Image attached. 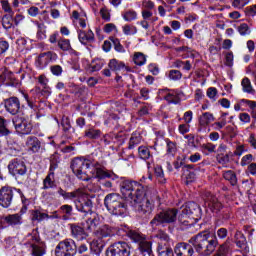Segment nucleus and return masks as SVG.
<instances>
[{"label":"nucleus","mask_w":256,"mask_h":256,"mask_svg":"<svg viewBox=\"0 0 256 256\" xmlns=\"http://www.w3.org/2000/svg\"><path fill=\"white\" fill-rule=\"evenodd\" d=\"M58 47L61 49V51H71V40L60 38L58 40Z\"/></svg>","instance_id":"nucleus-38"},{"label":"nucleus","mask_w":256,"mask_h":256,"mask_svg":"<svg viewBox=\"0 0 256 256\" xmlns=\"http://www.w3.org/2000/svg\"><path fill=\"white\" fill-rule=\"evenodd\" d=\"M52 61H57V53L49 51L38 56L36 65L39 69H45Z\"/></svg>","instance_id":"nucleus-14"},{"label":"nucleus","mask_w":256,"mask_h":256,"mask_svg":"<svg viewBox=\"0 0 256 256\" xmlns=\"http://www.w3.org/2000/svg\"><path fill=\"white\" fill-rule=\"evenodd\" d=\"M123 19L128 22L135 21L137 19V13L135 10H128L123 14Z\"/></svg>","instance_id":"nucleus-47"},{"label":"nucleus","mask_w":256,"mask_h":256,"mask_svg":"<svg viewBox=\"0 0 256 256\" xmlns=\"http://www.w3.org/2000/svg\"><path fill=\"white\" fill-rule=\"evenodd\" d=\"M107 256H130L131 246L127 242H116L107 250Z\"/></svg>","instance_id":"nucleus-11"},{"label":"nucleus","mask_w":256,"mask_h":256,"mask_svg":"<svg viewBox=\"0 0 256 256\" xmlns=\"http://www.w3.org/2000/svg\"><path fill=\"white\" fill-rule=\"evenodd\" d=\"M77 253V245L72 239H67L60 242L56 246L55 255L56 256H75Z\"/></svg>","instance_id":"nucleus-9"},{"label":"nucleus","mask_w":256,"mask_h":256,"mask_svg":"<svg viewBox=\"0 0 256 256\" xmlns=\"http://www.w3.org/2000/svg\"><path fill=\"white\" fill-rule=\"evenodd\" d=\"M103 247H105V242H103L101 238L94 239L90 243V249L92 253H94L95 255H101V251H103Z\"/></svg>","instance_id":"nucleus-25"},{"label":"nucleus","mask_w":256,"mask_h":256,"mask_svg":"<svg viewBox=\"0 0 256 256\" xmlns=\"http://www.w3.org/2000/svg\"><path fill=\"white\" fill-rule=\"evenodd\" d=\"M27 13L30 15V17H37L39 14V9L36 6H32L27 10Z\"/></svg>","instance_id":"nucleus-64"},{"label":"nucleus","mask_w":256,"mask_h":256,"mask_svg":"<svg viewBox=\"0 0 256 256\" xmlns=\"http://www.w3.org/2000/svg\"><path fill=\"white\" fill-rule=\"evenodd\" d=\"M251 161H253V156L251 154H247L242 157L240 165L242 167H247V165H249Z\"/></svg>","instance_id":"nucleus-57"},{"label":"nucleus","mask_w":256,"mask_h":256,"mask_svg":"<svg viewBox=\"0 0 256 256\" xmlns=\"http://www.w3.org/2000/svg\"><path fill=\"white\" fill-rule=\"evenodd\" d=\"M64 199H76L74 201L77 211L81 213H91L93 209V202L85 194L79 192H66Z\"/></svg>","instance_id":"nucleus-6"},{"label":"nucleus","mask_w":256,"mask_h":256,"mask_svg":"<svg viewBox=\"0 0 256 256\" xmlns=\"http://www.w3.org/2000/svg\"><path fill=\"white\" fill-rule=\"evenodd\" d=\"M142 7L145 10L149 11V9H154L155 8V3H153V1H151V0H143Z\"/></svg>","instance_id":"nucleus-59"},{"label":"nucleus","mask_w":256,"mask_h":256,"mask_svg":"<svg viewBox=\"0 0 256 256\" xmlns=\"http://www.w3.org/2000/svg\"><path fill=\"white\" fill-rule=\"evenodd\" d=\"M32 249L33 256H43L45 254V247L43 243L39 242V235L34 232V236H32V243L30 244Z\"/></svg>","instance_id":"nucleus-19"},{"label":"nucleus","mask_w":256,"mask_h":256,"mask_svg":"<svg viewBox=\"0 0 256 256\" xmlns=\"http://www.w3.org/2000/svg\"><path fill=\"white\" fill-rule=\"evenodd\" d=\"M177 213H179V211L175 208L159 212L151 221V225H158L161 223H175V221H177Z\"/></svg>","instance_id":"nucleus-10"},{"label":"nucleus","mask_w":256,"mask_h":256,"mask_svg":"<svg viewBox=\"0 0 256 256\" xmlns=\"http://www.w3.org/2000/svg\"><path fill=\"white\" fill-rule=\"evenodd\" d=\"M0 135H2V137H7V135H11V130L7 128V120H5L3 116H0Z\"/></svg>","instance_id":"nucleus-36"},{"label":"nucleus","mask_w":256,"mask_h":256,"mask_svg":"<svg viewBox=\"0 0 256 256\" xmlns=\"http://www.w3.org/2000/svg\"><path fill=\"white\" fill-rule=\"evenodd\" d=\"M12 123L19 135H31L33 122L29 118L17 116L13 118Z\"/></svg>","instance_id":"nucleus-8"},{"label":"nucleus","mask_w":256,"mask_h":256,"mask_svg":"<svg viewBox=\"0 0 256 256\" xmlns=\"http://www.w3.org/2000/svg\"><path fill=\"white\" fill-rule=\"evenodd\" d=\"M94 231L93 234L97 239H105V237H113V235H119L117 228L109 225H93L91 226Z\"/></svg>","instance_id":"nucleus-12"},{"label":"nucleus","mask_w":256,"mask_h":256,"mask_svg":"<svg viewBox=\"0 0 256 256\" xmlns=\"http://www.w3.org/2000/svg\"><path fill=\"white\" fill-rule=\"evenodd\" d=\"M238 32L242 36L251 35V29L249 28V25H247L246 23H242L238 26Z\"/></svg>","instance_id":"nucleus-49"},{"label":"nucleus","mask_w":256,"mask_h":256,"mask_svg":"<svg viewBox=\"0 0 256 256\" xmlns=\"http://www.w3.org/2000/svg\"><path fill=\"white\" fill-rule=\"evenodd\" d=\"M158 256H173V249L169 247L158 246Z\"/></svg>","instance_id":"nucleus-46"},{"label":"nucleus","mask_w":256,"mask_h":256,"mask_svg":"<svg viewBox=\"0 0 256 256\" xmlns=\"http://www.w3.org/2000/svg\"><path fill=\"white\" fill-rule=\"evenodd\" d=\"M231 157H233V153L232 152H229L227 154H218L216 156V160L223 167H227V165H229V163L231 162Z\"/></svg>","instance_id":"nucleus-30"},{"label":"nucleus","mask_w":256,"mask_h":256,"mask_svg":"<svg viewBox=\"0 0 256 256\" xmlns=\"http://www.w3.org/2000/svg\"><path fill=\"white\" fill-rule=\"evenodd\" d=\"M133 61L135 65L141 67L147 63V56H145V54L142 52H135L133 55Z\"/></svg>","instance_id":"nucleus-33"},{"label":"nucleus","mask_w":256,"mask_h":256,"mask_svg":"<svg viewBox=\"0 0 256 256\" xmlns=\"http://www.w3.org/2000/svg\"><path fill=\"white\" fill-rule=\"evenodd\" d=\"M138 155L140 159L147 161L151 157V151L147 148V146H140L138 148Z\"/></svg>","instance_id":"nucleus-40"},{"label":"nucleus","mask_w":256,"mask_h":256,"mask_svg":"<svg viewBox=\"0 0 256 256\" xmlns=\"http://www.w3.org/2000/svg\"><path fill=\"white\" fill-rule=\"evenodd\" d=\"M93 231L91 226L72 225L71 233L72 237L77 241H83L89 237V234Z\"/></svg>","instance_id":"nucleus-13"},{"label":"nucleus","mask_w":256,"mask_h":256,"mask_svg":"<svg viewBox=\"0 0 256 256\" xmlns=\"http://www.w3.org/2000/svg\"><path fill=\"white\" fill-rule=\"evenodd\" d=\"M78 39L82 45H87V43H92V41H95V34L92 30L80 31L78 34Z\"/></svg>","instance_id":"nucleus-24"},{"label":"nucleus","mask_w":256,"mask_h":256,"mask_svg":"<svg viewBox=\"0 0 256 256\" xmlns=\"http://www.w3.org/2000/svg\"><path fill=\"white\" fill-rule=\"evenodd\" d=\"M58 218H59V214H57V211H55L51 215L47 213H42L39 210H34L31 212V219L33 221H45V219H58Z\"/></svg>","instance_id":"nucleus-23"},{"label":"nucleus","mask_w":256,"mask_h":256,"mask_svg":"<svg viewBox=\"0 0 256 256\" xmlns=\"http://www.w3.org/2000/svg\"><path fill=\"white\" fill-rule=\"evenodd\" d=\"M85 136L88 137V139H99L101 137V130L97 129H88L85 132Z\"/></svg>","instance_id":"nucleus-41"},{"label":"nucleus","mask_w":256,"mask_h":256,"mask_svg":"<svg viewBox=\"0 0 256 256\" xmlns=\"http://www.w3.org/2000/svg\"><path fill=\"white\" fill-rule=\"evenodd\" d=\"M55 169H57V164H51L50 172L43 180L42 189H53V187H55Z\"/></svg>","instance_id":"nucleus-21"},{"label":"nucleus","mask_w":256,"mask_h":256,"mask_svg":"<svg viewBox=\"0 0 256 256\" xmlns=\"http://www.w3.org/2000/svg\"><path fill=\"white\" fill-rule=\"evenodd\" d=\"M125 233L133 243H138L141 256H151V242L147 241L145 235L141 234L138 230L126 229Z\"/></svg>","instance_id":"nucleus-5"},{"label":"nucleus","mask_w":256,"mask_h":256,"mask_svg":"<svg viewBox=\"0 0 256 256\" xmlns=\"http://www.w3.org/2000/svg\"><path fill=\"white\" fill-rule=\"evenodd\" d=\"M182 119L184 123L190 125V123L193 121V111L191 110L186 111Z\"/></svg>","instance_id":"nucleus-56"},{"label":"nucleus","mask_w":256,"mask_h":256,"mask_svg":"<svg viewBox=\"0 0 256 256\" xmlns=\"http://www.w3.org/2000/svg\"><path fill=\"white\" fill-rule=\"evenodd\" d=\"M147 189L149 187L143 186V184L137 181L125 180L121 183L120 191L127 201L134 203L139 213H151L153 206L149 200H145L147 197Z\"/></svg>","instance_id":"nucleus-1"},{"label":"nucleus","mask_w":256,"mask_h":256,"mask_svg":"<svg viewBox=\"0 0 256 256\" xmlns=\"http://www.w3.org/2000/svg\"><path fill=\"white\" fill-rule=\"evenodd\" d=\"M8 169L12 175H25V173H27L25 163L17 159H14L10 162V164L8 165Z\"/></svg>","instance_id":"nucleus-18"},{"label":"nucleus","mask_w":256,"mask_h":256,"mask_svg":"<svg viewBox=\"0 0 256 256\" xmlns=\"http://www.w3.org/2000/svg\"><path fill=\"white\" fill-rule=\"evenodd\" d=\"M4 107L10 115H17L21 109V101L19 98L12 96L4 100Z\"/></svg>","instance_id":"nucleus-16"},{"label":"nucleus","mask_w":256,"mask_h":256,"mask_svg":"<svg viewBox=\"0 0 256 256\" xmlns=\"http://www.w3.org/2000/svg\"><path fill=\"white\" fill-rule=\"evenodd\" d=\"M71 169L81 181H91V179H109L111 173L105 169L99 162L91 163V160L85 158H75L72 160Z\"/></svg>","instance_id":"nucleus-2"},{"label":"nucleus","mask_w":256,"mask_h":256,"mask_svg":"<svg viewBox=\"0 0 256 256\" xmlns=\"http://www.w3.org/2000/svg\"><path fill=\"white\" fill-rule=\"evenodd\" d=\"M115 29H117V26H115V24L108 23L104 26L103 31H104V33H113V31H115Z\"/></svg>","instance_id":"nucleus-62"},{"label":"nucleus","mask_w":256,"mask_h":256,"mask_svg":"<svg viewBox=\"0 0 256 256\" xmlns=\"http://www.w3.org/2000/svg\"><path fill=\"white\" fill-rule=\"evenodd\" d=\"M207 205L212 213H219V211H221V208L223 207L221 202H219V200H217V198L215 197L211 198V200L207 202Z\"/></svg>","instance_id":"nucleus-32"},{"label":"nucleus","mask_w":256,"mask_h":256,"mask_svg":"<svg viewBox=\"0 0 256 256\" xmlns=\"http://www.w3.org/2000/svg\"><path fill=\"white\" fill-rule=\"evenodd\" d=\"M188 243H190L196 253H199L201 256L211 255L217 247V239L209 238V235L205 233H199L190 238Z\"/></svg>","instance_id":"nucleus-3"},{"label":"nucleus","mask_w":256,"mask_h":256,"mask_svg":"<svg viewBox=\"0 0 256 256\" xmlns=\"http://www.w3.org/2000/svg\"><path fill=\"white\" fill-rule=\"evenodd\" d=\"M25 146L30 153H39L41 151V140L36 136H29L26 139Z\"/></svg>","instance_id":"nucleus-20"},{"label":"nucleus","mask_w":256,"mask_h":256,"mask_svg":"<svg viewBox=\"0 0 256 256\" xmlns=\"http://www.w3.org/2000/svg\"><path fill=\"white\" fill-rule=\"evenodd\" d=\"M142 18L144 21H150L151 23H155L157 21V17L153 16V12L150 10H142Z\"/></svg>","instance_id":"nucleus-43"},{"label":"nucleus","mask_w":256,"mask_h":256,"mask_svg":"<svg viewBox=\"0 0 256 256\" xmlns=\"http://www.w3.org/2000/svg\"><path fill=\"white\" fill-rule=\"evenodd\" d=\"M229 253H232L231 244H229V242H226L218 248L213 256H229Z\"/></svg>","instance_id":"nucleus-31"},{"label":"nucleus","mask_w":256,"mask_h":256,"mask_svg":"<svg viewBox=\"0 0 256 256\" xmlns=\"http://www.w3.org/2000/svg\"><path fill=\"white\" fill-rule=\"evenodd\" d=\"M13 201V188L4 186L0 189V205L4 208L10 207Z\"/></svg>","instance_id":"nucleus-15"},{"label":"nucleus","mask_w":256,"mask_h":256,"mask_svg":"<svg viewBox=\"0 0 256 256\" xmlns=\"http://www.w3.org/2000/svg\"><path fill=\"white\" fill-rule=\"evenodd\" d=\"M201 149L203 153H206V155H209V153H215V149H217V146L213 143H206L202 144Z\"/></svg>","instance_id":"nucleus-44"},{"label":"nucleus","mask_w":256,"mask_h":256,"mask_svg":"<svg viewBox=\"0 0 256 256\" xmlns=\"http://www.w3.org/2000/svg\"><path fill=\"white\" fill-rule=\"evenodd\" d=\"M154 173L159 181V183H166L165 173L163 172V168L161 166H156L154 168Z\"/></svg>","instance_id":"nucleus-42"},{"label":"nucleus","mask_w":256,"mask_h":256,"mask_svg":"<svg viewBox=\"0 0 256 256\" xmlns=\"http://www.w3.org/2000/svg\"><path fill=\"white\" fill-rule=\"evenodd\" d=\"M13 15L14 14H6L2 17V25L4 29H11V27H13Z\"/></svg>","instance_id":"nucleus-39"},{"label":"nucleus","mask_w":256,"mask_h":256,"mask_svg":"<svg viewBox=\"0 0 256 256\" xmlns=\"http://www.w3.org/2000/svg\"><path fill=\"white\" fill-rule=\"evenodd\" d=\"M174 253L176 256H193L195 255V249H193L191 243L180 242L176 244Z\"/></svg>","instance_id":"nucleus-17"},{"label":"nucleus","mask_w":256,"mask_h":256,"mask_svg":"<svg viewBox=\"0 0 256 256\" xmlns=\"http://www.w3.org/2000/svg\"><path fill=\"white\" fill-rule=\"evenodd\" d=\"M124 35H135L137 33V27L133 25H124L122 27Z\"/></svg>","instance_id":"nucleus-48"},{"label":"nucleus","mask_w":256,"mask_h":256,"mask_svg":"<svg viewBox=\"0 0 256 256\" xmlns=\"http://www.w3.org/2000/svg\"><path fill=\"white\" fill-rule=\"evenodd\" d=\"M51 73L56 75V77H59V75L63 73V68L60 65H54L51 67Z\"/></svg>","instance_id":"nucleus-61"},{"label":"nucleus","mask_w":256,"mask_h":256,"mask_svg":"<svg viewBox=\"0 0 256 256\" xmlns=\"http://www.w3.org/2000/svg\"><path fill=\"white\" fill-rule=\"evenodd\" d=\"M159 95L164 97L168 103H174L175 105L179 103V94L175 90L162 89L159 90Z\"/></svg>","instance_id":"nucleus-22"},{"label":"nucleus","mask_w":256,"mask_h":256,"mask_svg":"<svg viewBox=\"0 0 256 256\" xmlns=\"http://www.w3.org/2000/svg\"><path fill=\"white\" fill-rule=\"evenodd\" d=\"M236 245H237V247L242 249L244 251V253H249V247H247V239L246 238H242V240H237Z\"/></svg>","instance_id":"nucleus-52"},{"label":"nucleus","mask_w":256,"mask_h":256,"mask_svg":"<svg viewBox=\"0 0 256 256\" xmlns=\"http://www.w3.org/2000/svg\"><path fill=\"white\" fill-rule=\"evenodd\" d=\"M233 52H228L225 56V65L227 67H233Z\"/></svg>","instance_id":"nucleus-58"},{"label":"nucleus","mask_w":256,"mask_h":256,"mask_svg":"<svg viewBox=\"0 0 256 256\" xmlns=\"http://www.w3.org/2000/svg\"><path fill=\"white\" fill-rule=\"evenodd\" d=\"M190 129H191V125L187 123L180 124L178 126V131L180 135H186V133H189Z\"/></svg>","instance_id":"nucleus-54"},{"label":"nucleus","mask_w":256,"mask_h":256,"mask_svg":"<svg viewBox=\"0 0 256 256\" xmlns=\"http://www.w3.org/2000/svg\"><path fill=\"white\" fill-rule=\"evenodd\" d=\"M104 205L112 215H127V205L119 194H108L104 199Z\"/></svg>","instance_id":"nucleus-4"},{"label":"nucleus","mask_w":256,"mask_h":256,"mask_svg":"<svg viewBox=\"0 0 256 256\" xmlns=\"http://www.w3.org/2000/svg\"><path fill=\"white\" fill-rule=\"evenodd\" d=\"M39 21L42 23H49V13L47 10H44L40 13Z\"/></svg>","instance_id":"nucleus-60"},{"label":"nucleus","mask_w":256,"mask_h":256,"mask_svg":"<svg viewBox=\"0 0 256 256\" xmlns=\"http://www.w3.org/2000/svg\"><path fill=\"white\" fill-rule=\"evenodd\" d=\"M142 139L143 137L139 132H134L130 137L128 148L135 149L141 143Z\"/></svg>","instance_id":"nucleus-29"},{"label":"nucleus","mask_w":256,"mask_h":256,"mask_svg":"<svg viewBox=\"0 0 256 256\" xmlns=\"http://www.w3.org/2000/svg\"><path fill=\"white\" fill-rule=\"evenodd\" d=\"M100 15L104 21H111V12L106 7L100 9Z\"/></svg>","instance_id":"nucleus-53"},{"label":"nucleus","mask_w":256,"mask_h":256,"mask_svg":"<svg viewBox=\"0 0 256 256\" xmlns=\"http://www.w3.org/2000/svg\"><path fill=\"white\" fill-rule=\"evenodd\" d=\"M242 85V91L244 93H254L255 90L253 89V85L251 84V80L249 78L245 77L241 81Z\"/></svg>","instance_id":"nucleus-35"},{"label":"nucleus","mask_w":256,"mask_h":256,"mask_svg":"<svg viewBox=\"0 0 256 256\" xmlns=\"http://www.w3.org/2000/svg\"><path fill=\"white\" fill-rule=\"evenodd\" d=\"M207 97H209V99H212V101H217V88L215 87L208 88Z\"/></svg>","instance_id":"nucleus-55"},{"label":"nucleus","mask_w":256,"mask_h":256,"mask_svg":"<svg viewBox=\"0 0 256 256\" xmlns=\"http://www.w3.org/2000/svg\"><path fill=\"white\" fill-rule=\"evenodd\" d=\"M1 7L3 12L7 13L6 15H15L13 8H11V4H9V1L7 0L1 1Z\"/></svg>","instance_id":"nucleus-45"},{"label":"nucleus","mask_w":256,"mask_h":256,"mask_svg":"<svg viewBox=\"0 0 256 256\" xmlns=\"http://www.w3.org/2000/svg\"><path fill=\"white\" fill-rule=\"evenodd\" d=\"M4 219L8 225H21L23 218L21 217V214H11L6 217H1L0 216V223Z\"/></svg>","instance_id":"nucleus-27"},{"label":"nucleus","mask_w":256,"mask_h":256,"mask_svg":"<svg viewBox=\"0 0 256 256\" xmlns=\"http://www.w3.org/2000/svg\"><path fill=\"white\" fill-rule=\"evenodd\" d=\"M223 177L226 181H229L230 185H237V175L233 170H227L223 172Z\"/></svg>","instance_id":"nucleus-34"},{"label":"nucleus","mask_w":256,"mask_h":256,"mask_svg":"<svg viewBox=\"0 0 256 256\" xmlns=\"http://www.w3.org/2000/svg\"><path fill=\"white\" fill-rule=\"evenodd\" d=\"M213 121H215V116L210 112H204L199 117L200 127H207L210 123H213Z\"/></svg>","instance_id":"nucleus-28"},{"label":"nucleus","mask_w":256,"mask_h":256,"mask_svg":"<svg viewBox=\"0 0 256 256\" xmlns=\"http://www.w3.org/2000/svg\"><path fill=\"white\" fill-rule=\"evenodd\" d=\"M179 213V223H189V220L184 219H187L190 215H194V217H192L194 221H199V217H201V207L195 202H187L180 207Z\"/></svg>","instance_id":"nucleus-7"},{"label":"nucleus","mask_w":256,"mask_h":256,"mask_svg":"<svg viewBox=\"0 0 256 256\" xmlns=\"http://www.w3.org/2000/svg\"><path fill=\"white\" fill-rule=\"evenodd\" d=\"M250 0H233L232 7L235 9H243L245 5H249Z\"/></svg>","instance_id":"nucleus-50"},{"label":"nucleus","mask_w":256,"mask_h":256,"mask_svg":"<svg viewBox=\"0 0 256 256\" xmlns=\"http://www.w3.org/2000/svg\"><path fill=\"white\" fill-rule=\"evenodd\" d=\"M108 67L111 69V71H123V69L129 71V67L125 66V62L119 61L115 58L109 61Z\"/></svg>","instance_id":"nucleus-26"},{"label":"nucleus","mask_w":256,"mask_h":256,"mask_svg":"<svg viewBox=\"0 0 256 256\" xmlns=\"http://www.w3.org/2000/svg\"><path fill=\"white\" fill-rule=\"evenodd\" d=\"M177 151V146L173 142L167 143V152L170 153V155H174V153Z\"/></svg>","instance_id":"nucleus-63"},{"label":"nucleus","mask_w":256,"mask_h":256,"mask_svg":"<svg viewBox=\"0 0 256 256\" xmlns=\"http://www.w3.org/2000/svg\"><path fill=\"white\" fill-rule=\"evenodd\" d=\"M183 77V74L179 70H171L169 72V79L172 81H179Z\"/></svg>","instance_id":"nucleus-51"},{"label":"nucleus","mask_w":256,"mask_h":256,"mask_svg":"<svg viewBox=\"0 0 256 256\" xmlns=\"http://www.w3.org/2000/svg\"><path fill=\"white\" fill-rule=\"evenodd\" d=\"M38 83L43 88L46 93H51V87H49V79L45 75H40L38 77Z\"/></svg>","instance_id":"nucleus-37"}]
</instances>
